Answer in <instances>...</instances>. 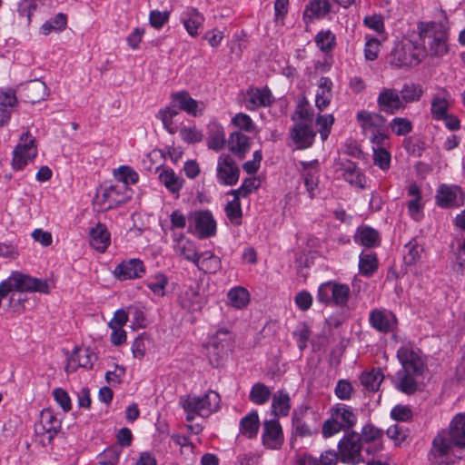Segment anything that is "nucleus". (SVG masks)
I'll list each match as a JSON object with an SVG mask.
<instances>
[{
    "instance_id": "nucleus-17",
    "label": "nucleus",
    "mask_w": 465,
    "mask_h": 465,
    "mask_svg": "<svg viewBox=\"0 0 465 465\" xmlns=\"http://www.w3.org/2000/svg\"><path fill=\"white\" fill-rule=\"evenodd\" d=\"M262 440V444L267 449L279 450L282 448L284 437L278 420L273 419L264 421Z\"/></svg>"
},
{
    "instance_id": "nucleus-30",
    "label": "nucleus",
    "mask_w": 465,
    "mask_h": 465,
    "mask_svg": "<svg viewBox=\"0 0 465 465\" xmlns=\"http://www.w3.org/2000/svg\"><path fill=\"white\" fill-rule=\"evenodd\" d=\"M181 20L191 36L199 35V29L202 27L204 18L193 7H187L181 15Z\"/></svg>"
},
{
    "instance_id": "nucleus-60",
    "label": "nucleus",
    "mask_w": 465,
    "mask_h": 465,
    "mask_svg": "<svg viewBox=\"0 0 465 465\" xmlns=\"http://www.w3.org/2000/svg\"><path fill=\"white\" fill-rule=\"evenodd\" d=\"M258 185L256 184L255 178H247L245 179L242 185L236 189L229 192L231 195H238V197H246L250 193H252L255 189H257Z\"/></svg>"
},
{
    "instance_id": "nucleus-20",
    "label": "nucleus",
    "mask_w": 465,
    "mask_h": 465,
    "mask_svg": "<svg viewBox=\"0 0 465 465\" xmlns=\"http://www.w3.org/2000/svg\"><path fill=\"white\" fill-rule=\"evenodd\" d=\"M315 135L316 133L312 125L307 123H295L290 131V136L299 150L311 147L314 142Z\"/></svg>"
},
{
    "instance_id": "nucleus-9",
    "label": "nucleus",
    "mask_w": 465,
    "mask_h": 465,
    "mask_svg": "<svg viewBox=\"0 0 465 465\" xmlns=\"http://www.w3.org/2000/svg\"><path fill=\"white\" fill-rule=\"evenodd\" d=\"M189 232L197 234L200 238H208L214 235L216 223L210 211H195L188 217Z\"/></svg>"
},
{
    "instance_id": "nucleus-58",
    "label": "nucleus",
    "mask_w": 465,
    "mask_h": 465,
    "mask_svg": "<svg viewBox=\"0 0 465 465\" xmlns=\"http://www.w3.org/2000/svg\"><path fill=\"white\" fill-rule=\"evenodd\" d=\"M232 123L238 128L248 132L252 133L255 131V124L252 122V118L243 113L237 114L232 119Z\"/></svg>"
},
{
    "instance_id": "nucleus-59",
    "label": "nucleus",
    "mask_w": 465,
    "mask_h": 465,
    "mask_svg": "<svg viewBox=\"0 0 465 465\" xmlns=\"http://www.w3.org/2000/svg\"><path fill=\"white\" fill-rule=\"evenodd\" d=\"M17 104L15 91L12 88H0V107L11 109Z\"/></svg>"
},
{
    "instance_id": "nucleus-4",
    "label": "nucleus",
    "mask_w": 465,
    "mask_h": 465,
    "mask_svg": "<svg viewBox=\"0 0 465 465\" xmlns=\"http://www.w3.org/2000/svg\"><path fill=\"white\" fill-rule=\"evenodd\" d=\"M132 197V190L124 184H111L101 188L94 204L98 212H105L126 203Z\"/></svg>"
},
{
    "instance_id": "nucleus-51",
    "label": "nucleus",
    "mask_w": 465,
    "mask_h": 465,
    "mask_svg": "<svg viewBox=\"0 0 465 465\" xmlns=\"http://www.w3.org/2000/svg\"><path fill=\"white\" fill-rule=\"evenodd\" d=\"M399 94L401 101L406 104L418 102L423 92L422 89L415 84H405Z\"/></svg>"
},
{
    "instance_id": "nucleus-62",
    "label": "nucleus",
    "mask_w": 465,
    "mask_h": 465,
    "mask_svg": "<svg viewBox=\"0 0 465 465\" xmlns=\"http://www.w3.org/2000/svg\"><path fill=\"white\" fill-rule=\"evenodd\" d=\"M391 417L397 421H408L412 418V411L406 405H396L391 411Z\"/></svg>"
},
{
    "instance_id": "nucleus-6",
    "label": "nucleus",
    "mask_w": 465,
    "mask_h": 465,
    "mask_svg": "<svg viewBox=\"0 0 465 465\" xmlns=\"http://www.w3.org/2000/svg\"><path fill=\"white\" fill-rule=\"evenodd\" d=\"M351 294L350 287L345 283L329 281L319 286L317 301L326 305L346 306Z\"/></svg>"
},
{
    "instance_id": "nucleus-24",
    "label": "nucleus",
    "mask_w": 465,
    "mask_h": 465,
    "mask_svg": "<svg viewBox=\"0 0 465 465\" xmlns=\"http://www.w3.org/2000/svg\"><path fill=\"white\" fill-rule=\"evenodd\" d=\"M46 91L47 87L44 82L34 79L22 85L20 94L25 102L35 104L45 99L47 95Z\"/></svg>"
},
{
    "instance_id": "nucleus-57",
    "label": "nucleus",
    "mask_w": 465,
    "mask_h": 465,
    "mask_svg": "<svg viewBox=\"0 0 465 465\" xmlns=\"http://www.w3.org/2000/svg\"><path fill=\"white\" fill-rule=\"evenodd\" d=\"M121 453L122 449L119 446H110L101 454L100 463L103 465H116Z\"/></svg>"
},
{
    "instance_id": "nucleus-44",
    "label": "nucleus",
    "mask_w": 465,
    "mask_h": 465,
    "mask_svg": "<svg viewBox=\"0 0 465 465\" xmlns=\"http://www.w3.org/2000/svg\"><path fill=\"white\" fill-rule=\"evenodd\" d=\"M232 337L227 329H220L215 334V340L213 341L212 347L213 350H219L217 354L219 357H223L227 351L232 346Z\"/></svg>"
},
{
    "instance_id": "nucleus-37",
    "label": "nucleus",
    "mask_w": 465,
    "mask_h": 465,
    "mask_svg": "<svg viewBox=\"0 0 465 465\" xmlns=\"http://www.w3.org/2000/svg\"><path fill=\"white\" fill-rule=\"evenodd\" d=\"M272 409L275 416H287L291 410V398L288 392L278 391L272 395Z\"/></svg>"
},
{
    "instance_id": "nucleus-33",
    "label": "nucleus",
    "mask_w": 465,
    "mask_h": 465,
    "mask_svg": "<svg viewBox=\"0 0 465 465\" xmlns=\"http://www.w3.org/2000/svg\"><path fill=\"white\" fill-rule=\"evenodd\" d=\"M194 264L204 273H215L222 267L220 258L212 252L199 253Z\"/></svg>"
},
{
    "instance_id": "nucleus-13",
    "label": "nucleus",
    "mask_w": 465,
    "mask_h": 465,
    "mask_svg": "<svg viewBox=\"0 0 465 465\" xmlns=\"http://www.w3.org/2000/svg\"><path fill=\"white\" fill-rule=\"evenodd\" d=\"M66 355L67 363L64 370L67 373H73L78 368L90 370L97 361V355L88 347L81 348L75 346L73 351L71 353L66 352Z\"/></svg>"
},
{
    "instance_id": "nucleus-38",
    "label": "nucleus",
    "mask_w": 465,
    "mask_h": 465,
    "mask_svg": "<svg viewBox=\"0 0 465 465\" xmlns=\"http://www.w3.org/2000/svg\"><path fill=\"white\" fill-rule=\"evenodd\" d=\"M423 252V246L418 242L417 239L412 238L404 245V262L410 266L417 264L421 261Z\"/></svg>"
},
{
    "instance_id": "nucleus-32",
    "label": "nucleus",
    "mask_w": 465,
    "mask_h": 465,
    "mask_svg": "<svg viewBox=\"0 0 465 465\" xmlns=\"http://www.w3.org/2000/svg\"><path fill=\"white\" fill-rule=\"evenodd\" d=\"M172 99L173 103L177 104L178 109H181L193 116H196L197 113L202 111L200 105H203L202 103L200 104L192 98L189 93L185 91L173 94Z\"/></svg>"
},
{
    "instance_id": "nucleus-15",
    "label": "nucleus",
    "mask_w": 465,
    "mask_h": 465,
    "mask_svg": "<svg viewBox=\"0 0 465 465\" xmlns=\"http://www.w3.org/2000/svg\"><path fill=\"white\" fill-rule=\"evenodd\" d=\"M377 104L380 111L388 114H395L406 107L399 92L393 88L382 89L378 95Z\"/></svg>"
},
{
    "instance_id": "nucleus-31",
    "label": "nucleus",
    "mask_w": 465,
    "mask_h": 465,
    "mask_svg": "<svg viewBox=\"0 0 465 465\" xmlns=\"http://www.w3.org/2000/svg\"><path fill=\"white\" fill-rule=\"evenodd\" d=\"M353 239L356 243L366 248H374L381 243L379 232L366 225L358 227Z\"/></svg>"
},
{
    "instance_id": "nucleus-54",
    "label": "nucleus",
    "mask_w": 465,
    "mask_h": 465,
    "mask_svg": "<svg viewBox=\"0 0 465 465\" xmlns=\"http://www.w3.org/2000/svg\"><path fill=\"white\" fill-rule=\"evenodd\" d=\"M391 131L398 136H403L410 134L413 125L412 123L405 117H395L390 122Z\"/></svg>"
},
{
    "instance_id": "nucleus-14",
    "label": "nucleus",
    "mask_w": 465,
    "mask_h": 465,
    "mask_svg": "<svg viewBox=\"0 0 465 465\" xmlns=\"http://www.w3.org/2000/svg\"><path fill=\"white\" fill-rule=\"evenodd\" d=\"M397 357L402 366L401 371L422 375L425 364L417 351L410 346H401L397 351Z\"/></svg>"
},
{
    "instance_id": "nucleus-48",
    "label": "nucleus",
    "mask_w": 465,
    "mask_h": 465,
    "mask_svg": "<svg viewBox=\"0 0 465 465\" xmlns=\"http://www.w3.org/2000/svg\"><path fill=\"white\" fill-rule=\"evenodd\" d=\"M161 183L172 193H177L183 186V180L173 170H163L159 175Z\"/></svg>"
},
{
    "instance_id": "nucleus-39",
    "label": "nucleus",
    "mask_w": 465,
    "mask_h": 465,
    "mask_svg": "<svg viewBox=\"0 0 465 465\" xmlns=\"http://www.w3.org/2000/svg\"><path fill=\"white\" fill-rule=\"evenodd\" d=\"M169 283L168 277L163 272H157L150 276L146 281L147 288L157 297H164L166 287Z\"/></svg>"
},
{
    "instance_id": "nucleus-34",
    "label": "nucleus",
    "mask_w": 465,
    "mask_h": 465,
    "mask_svg": "<svg viewBox=\"0 0 465 465\" xmlns=\"http://www.w3.org/2000/svg\"><path fill=\"white\" fill-rule=\"evenodd\" d=\"M228 147L232 153L243 158L250 148V138L240 132H234L230 135Z\"/></svg>"
},
{
    "instance_id": "nucleus-29",
    "label": "nucleus",
    "mask_w": 465,
    "mask_h": 465,
    "mask_svg": "<svg viewBox=\"0 0 465 465\" xmlns=\"http://www.w3.org/2000/svg\"><path fill=\"white\" fill-rule=\"evenodd\" d=\"M333 83L329 77H321L317 86L315 105L320 111L325 110L332 99Z\"/></svg>"
},
{
    "instance_id": "nucleus-25",
    "label": "nucleus",
    "mask_w": 465,
    "mask_h": 465,
    "mask_svg": "<svg viewBox=\"0 0 465 465\" xmlns=\"http://www.w3.org/2000/svg\"><path fill=\"white\" fill-rule=\"evenodd\" d=\"M421 376L413 374V372L398 371L394 386L399 391L406 395H412L420 390L419 379Z\"/></svg>"
},
{
    "instance_id": "nucleus-46",
    "label": "nucleus",
    "mask_w": 465,
    "mask_h": 465,
    "mask_svg": "<svg viewBox=\"0 0 465 465\" xmlns=\"http://www.w3.org/2000/svg\"><path fill=\"white\" fill-rule=\"evenodd\" d=\"M114 176L117 180L116 184H134L139 180L138 173L130 166L123 165L114 170Z\"/></svg>"
},
{
    "instance_id": "nucleus-47",
    "label": "nucleus",
    "mask_w": 465,
    "mask_h": 465,
    "mask_svg": "<svg viewBox=\"0 0 465 465\" xmlns=\"http://www.w3.org/2000/svg\"><path fill=\"white\" fill-rule=\"evenodd\" d=\"M272 395V391L264 383L257 382L252 385L249 399L256 405H262L266 403Z\"/></svg>"
},
{
    "instance_id": "nucleus-23",
    "label": "nucleus",
    "mask_w": 465,
    "mask_h": 465,
    "mask_svg": "<svg viewBox=\"0 0 465 465\" xmlns=\"http://www.w3.org/2000/svg\"><path fill=\"white\" fill-rule=\"evenodd\" d=\"M458 196L462 197V190L457 185L441 184L435 196L437 204L441 208L459 206Z\"/></svg>"
},
{
    "instance_id": "nucleus-41",
    "label": "nucleus",
    "mask_w": 465,
    "mask_h": 465,
    "mask_svg": "<svg viewBox=\"0 0 465 465\" xmlns=\"http://www.w3.org/2000/svg\"><path fill=\"white\" fill-rule=\"evenodd\" d=\"M331 11L329 0H312L306 5L304 15L312 19L325 16Z\"/></svg>"
},
{
    "instance_id": "nucleus-8",
    "label": "nucleus",
    "mask_w": 465,
    "mask_h": 465,
    "mask_svg": "<svg viewBox=\"0 0 465 465\" xmlns=\"http://www.w3.org/2000/svg\"><path fill=\"white\" fill-rule=\"evenodd\" d=\"M418 43L407 42L396 46L391 53V64L397 67L419 64L422 58Z\"/></svg>"
},
{
    "instance_id": "nucleus-16",
    "label": "nucleus",
    "mask_w": 465,
    "mask_h": 465,
    "mask_svg": "<svg viewBox=\"0 0 465 465\" xmlns=\"http://www.w3.org/2000/svg\"><path fill=\"white\" fill-rule=\"evenodd\" d=\"M369 322L371 326L382 333L394 331L397 327L396 316L385 309H374L370 312Z\"/></svg>"
},
{
    "instance_id": "nucleus-28",
    "label": "nucleus",
    "mask_w": 465,
    "mask_h": 465,
    "mask_svg": "<svg viewBox=\"0 0 465 465\" xmlns=\"http://www.w3.org/2000/svg\"><path fill=\"white\" fill-rule=\"evenodd\" d=\"M303 169L304 185L311 199L314 198L315 191L318 188V161L302 162Z\"/></svg>"
},
{
    "instance_id": "nucleus-12",
    "label": "nucleus",
    "mask_w": 465,
    "mask_h": 465,
    "mask_svg": "<svg viewBox=\"0 0 465 465\" xmlns=\"http://www.w3.org/2000/svg\"><path fill=\"white\" fill-rule=\"evenodd\" d=\"M199 282L184 286L178 295V304L188 312H199L206 302L205 296L200 291Z\"/></svg>"
},
{
    "instance_id": "nucleus-27",
    "label": "nucleus",
    "mask_w": 465,
    "mask_h": 465,
    "mask_svg": "<svg viewBox=\"0 0 465 465\" xmlns=\"http://www.w3.org/2000/svg\"><path fill=\"white\" fill-rule=\"evenodd\" d=\"M90 245L99 252H104L111 243V233L105 224L98 223L90 230Z\"/></svg>"
},
{
    "instance_id": "nucleus-1",
    "label": "nucleus",
    "mask_w": 465,
    "mask_h": 465,
    "mask_svg": "<svg viewBox=\"0 0 465 465\" xmlns=\"http://www.w3.org/2000/svg\"><path fill=\"white\" fill-rule=\"evenodd\" d=\"M465 448V412L457 414L449 430L433 439L428 460L430 465H453L461 459Z\"/></svg>"
},
{
    "instance_id": "nucleus-5",
    "label": "nucleus",
    "mask_w": 465,
    "mask_h": 465,
    "mask_svg": "<svg viewBox=\"0 0 465 465\" xmlns=\"http://www.w3.org/2000/svg\"><path fill=\"white\" fill-rule=\"evenodd\" d=\"M341 462L348 465H357L364 462L362 442L358 432L346 431L338 442Z\"/></svg>"
},
{
    "instance_id": "nucleus-18",
    "label": "nucleus",
    "mask_w": 465,
    "mask_h": 465,
    "mask_svg": "<svg viewBox=\"0 0 465 465\" xmlns=\"http://www.w3.org/2000/svg\"><path fill=\"white\" fill-rule=\"evenodd\" d=\"M114 276L120 281L142 278L145 267L140 259H129L120 262L114 270Z\"/></svg>"
},
{
    "instance_id": "nucleus-10",
    "label": "nucleus",
    "mask_w": 465,
    "mask_h": 465,
    "mask_svg": "<svg viewBox=\"0 0 465 465\" xmlns=\"http://www.w3.org/2000/svg\"><path fill=\"white\" fill-rule=\"evenodd\" d=\"M61 430V421L49 409H45L40 414L39 422L35 425V431L43 444L51 443Z\"/></svg>"
},
{
    "instance_id": "nucleus-7",
    "label": "nucleus",
    "mask_w": 465,
    "mask_h": 465,
    "mask_svg": "<svg viewBox=\"0 0 465 465\" xmlns=\"http://www.w3.org/2000/svg\"><path fill=\"white\" fill-rule=\"evenodd\" d=\"M37 155L35 138L25 132L20 136V141L13 151L12 167L15 171L24 169L27 163Z\"/></svg>"
},
{
    "instance_id": "nucleus-40",
    "label": "nucleus",
    "mask_w": 465,
    "mask_h": 465,
    "mask_svg": "<svg viewBox=\"0 0 465 465\" xmlns=\"http://www.w3.org/2000/svg\"><path fill=\"white\" fill-rule=\"evenodd\" d=\"M227 298L229 304L236 309H243L250 302V293L241 286L232 288L227 293Z\"/></svg>"
},
{
    "instance_id": "nucleus-61",
    "label": "nucleus",
    "mask_w": 465,
    "mask_h": 465,
    "mask_svg": "<svg viewBox=\"0 0 465 465\" xmlns=\"http://www.w3.org/2000/svg\"><path fill=\"white\" fill-rule=\"evenodd\" d=\"M53 396L64 412H68L72 409L71 399L66 391L62 388H55L53 391Z\"/></svg>"
},
{
    "instance_id": "nucleus-53",
    "label": "nucleus",
    "mask_w": 465,
    "mask_h": 465,
    "mask_svg": "<svg viewBox=\"0 0 465 465\" xmlns=\"http://www.w3.org/2000/svg\"><path fill=\"white\" fill-rule=\"evenodd\" d=\"M387 435L394 440L396 446H401L410 440V432L403 426L392 425L388 428Z\"/></svg>"
},
{
    "instance_id": "nucleus-63",
    "label": "nucleus",
    "mask_w": 465,
    "mask_h": 465,
    "mask_svg": "<svg viewBox=\"0 0 465 465\" xmlns=\"http://www.w3.org/2000/svg\"><path fill=\"white\" fill-rule=\"evenodd\" d=\"M293 336L300 351H303L307 347V341L310 338L309 328L305 324L299 325L293 331Z\"/></svg>"
},
{
    "instance_id": "nucleus-35",
    "label": "nucleus",
    "mask_w": 465,
    "mask_h": 465,
    "mask_svg": "<svg viewBox=\"0 0 465 465\" xmlns=\"http://www.w3.org/2000/svg\"><path fill=\"white\" fill-rule=\"evenodd\" d=\"M379 261L374 252H361L359 256V272L361 275L371 277L377 271Z\"/></svg>"
},
{
    "instance_id": "nucleus-11",
    "label": "nucleus",
    "mask_w": 465,
    "mask_h": 465,
    "mask_svg": "<svg viewBox=\"0 0 465 465\" xmlns=\"http://www.w3.org/2000/svg\"><path fill=\"white\" fill-rule=\"evenodd\" d=\"M240 177V168L235 161L228 154L218 157L216 167L217 182L223 186L235 185Z\"/></svg>"
},
{
    "instance_id": "nucleus-64",
    "label": "nucleus",
    "mask_w": 465,
    "mask_h": 465,
    "mask_svg": "<svg viewBox=\"0 0 465 465\" xmlns=\"http://www.w3.org/2000/svg\"><path fill=\"white\" fill-rule=\"evenodd\" d=\"M338 460H340L339 451L337 452L333 450H327L322 452L319 460L315 459L313 460V465H315V462L318 465H336Z\"/></svg>"
},
{
    "instance_id": "nucleus-2",
    "label": "nucleus",
    "mask_w": 465,
    "mask_h": 465,
    "mask_svg": "<svg viewBox=\"0 0 465 465\" xmlns=\"http://www.w3.org/2000/svg\"><path fill=\"white\" fill-rule=\"evenodd\" d=\"M420 53L421 58H441L449 53V29L438 22L418 24Z\"/></svg>"
},
{
    "instance_id": "nucleus-21",
    "label": "nucleus",
    "mask_w": 465,
    "mask_h": 465,
    "mask_svg": "<svg viewBox=\"0 0 465 465\" xmlns=\"http://www.w3.org/2000/svg\"><path fill=\"white\" fill-rule=\"evenodd\" d=\"M340 165L342 172L341 175L347 183L360 190L366 188V177L354 162L345 160Z\"/></svg>"
},
{
    "instance_id": "nucleus-43",
    "label": "nucleus",
    "mask_w": 465,
    "mask_h": 465,
    "mask_svg": "<svg viewBox=\"0 0 465 465\" xmlns=\"http://www.w3.org/2000/svg\"><path fill=\"white\" fill-rule=\"evenodd\" d=\"M384 379L380 369H372L371 371L363 372L361 375V382L369 391H377Z\"/></svg>"
},
{
    "instance_id": "nucleus-52",
    "label": "nucleus",
    "mask_w": 465,
    "mask_h": 465,
    "mask_svg": "<svg viewBox=\"0 0 465 465\" xmlns=\"http://www.w3.org/2000/svg\"><path fill=\"white\" fill-rule=\"evenodd\" d=\"M225 143V134L222 127L214 126L210 130L207 144L214 151L221 150Z\"/></svg>"
},
{
    "instance_id": "nucleus-22",
    "label": "nucleus",
    "mask_w": 465,
    "mask_h": 465,
    "mask_svg": "<svg viewBox=\"0 0 465 465\" xmlns=\"http://www.w3.org/2000/svg\"><path fill=\"white\" fill-rule=\"evenodd\" d=\"M357 120L366 135L386 129V118L377 113L360 111Z\"/></svg>"
},
{
    "instance_id": "nucleus-42",
    "label": "nucleus",
    "mask_w": 465,
    "mask_h": 465,
    "mask_svg": "<svg viewBox=\"0 0 465 465\" xmlns=\"http://www.w3.org/2000/svg\"><path fill=\"white\" fill-rule=\"evenodd\" d=\"M259 416L257 411H252L240 421V432L247 435L248 438H253L257 435L259 430Z\"/></svg>"
},
{
    "instance_id": "nucleus-45",
    "label": "nucleus",
    "mask_w": 465,
    "mask_h": 465,
    "mask_svg": "<svg viewBox=\"0 0 465 465\" xmlns=\"http://www.w3.org/2000/svg\"><path fill=\"white\" fill-rule=\"evenodd\" d=\"M315 44L322 52L330 53L336 45V36L329 29L322 30L315 35Z\"/></svg>"
},
{
    "instance_id": "nucleus-19",
    "label": "nucleus",
    "mask_w": 465,
    "mask_h": 465,
    "mask_svg": "<svg viewBox=\"0 0 465 465\" xmlns=\"http://www.w3.org/2000/svg\"><path fill=\"white\" fill-rule=\"evenodd\" d=\"M273 102L271 90L268 87H251L246 92L245 108L255 111L260 107L270 106Z\"/></svg>"
},
{
    "instance_id": "nucleus-55",
    "label": "nucleus",
    "mask_w": 465,
    "mask_h": 465,
    "mask_svg": "<svg viewBox=\"0 0 465 465\" xmlns=\"http://www.w3.org/2000/svg\"><path fill=\"white\" fill-rule=\"evenodd\" d=\"M391 153L384 147L373 148V163L381 170L386 172L391 167Z\"/></svg>"
},
{
    "instance_id": "nucleus-50",
    "label": "nucleus",
    "mask_w": 465,
    "mask_h": 465,
    "mask_svg": "<svg viewBox=\"0 0 465 465\" xmlns=\"http://www.w3.org/2000/svg\"><path fill=\"white\" fill-rule=\"evenodd\" d=\"M450 103L445 97L436 95L430 104V114L436 121L441 120L449 113Z\"/></svg>"
},
{
    "instance_id": "nucleus-56",
    "label": "nucleus",
    "mask_w": 465,
    "mask_h": 465,
    "mask_svg": "<svg viewBox=\"0 0 465 465\" xmlns=\"http://www.w3.org/2000/svg\"><path fill=\"white\" fill-rule=\"evenodd\" d=\"M361 442L370 443L380 440L383 436V430L368 423L361 428Z\"/></svg>"
},
{
    "instance_id": "nucleus-36",
    "label": "nucleus",
    "mask_w": 465,
    "mask_h": 465,
    "mask_svg": "<svg viewBox=\"0 0 465 465\" xmlns=\"http://www.w3.org/2000/svg\"><path fill=\"white\" fill-rule=\"evenodd\" d=\"M173 249L175 253L183 256L185 260L193 263L195 262V260L199 254L196 251L194 242L186 239L184 236H181L175 239Z\"/></svg>"
},
{
    "instance_id": "nucleus-49",
    "label": "nucleus",
    "mask_w": 465,
    "mask_h": 465,
    "mask_svg": "<svg viewBox=\"0 0 465 465\" xmlns=\"http://www.w3.org/2000/svg\"><path fill=\"white\" fill-rule=\"evenodd\" d=\"M233 199L227 203L224 208L227 218L234 225L242 223V211L241 206L240 198L238 195H232Z\"/></svg>"
},
{
    "instance_id": "nucleus-3",
    "label": "nucleus",
    "mask_w": 465,
    "mask_h": 465,
    "mask_svg": "<svg viewBox=\"0 0 465 465\" xmlns=\"http://www.w3.org/2000/svg\"><path fill=\"white\" fill-rule=\"evenodd\" d=\"M220 395L214 391H208L203 396L188 395L181 399L180 403L186 412V420L193 421L196 416L208 417L220 406Z\"/></svg>"
},
{
    "instance_id": "nucleus-26",
    "label": "nucleus",
    "mask_w": 465,
    "mask_h": 465,
    "mask_svg": "<svg viewBox=\"0 0 465 465\" xmlns=\"http://www.w3.org/2000/svg\"><path fill=\"white\" fill-rule=\"evenodd\" d=\"M331 414L336 419L343 430L350 431L357 423V414L346 404L338 403L331 409Z\"/></svg>"
}]
</instances>
